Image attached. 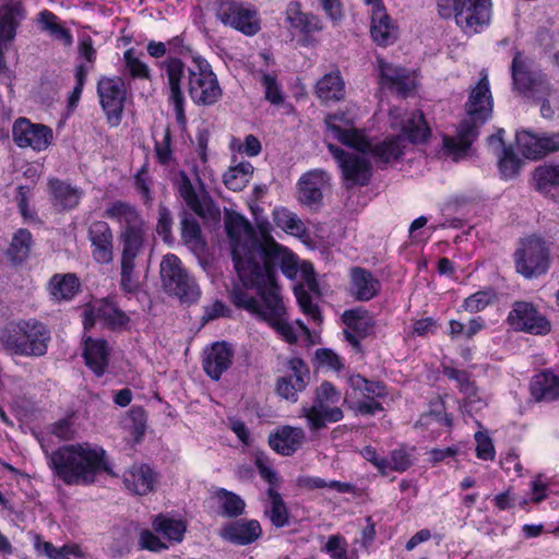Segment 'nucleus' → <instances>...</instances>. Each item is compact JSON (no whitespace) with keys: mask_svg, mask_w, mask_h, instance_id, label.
Instances as JSON below:
<instances>
[{"mask_svg":"<svg viewBox=\"0 0 559 559\" xmlns=\"http://www.w3.org/2000/svg\"><path fill=\"white\" fill-rule=\"evenodd\" d=\"M225 229L230 242L235 269L246 287H254L262 302L242 290L233 292L236 306L257 314L286 342L295 343L298 331L308 334V328L297 320L295 325L286 318V309L276 284V269L298 284L294 293L302 312L316 322L321 321V312L313 302V297L320 296L314 271L310 263L299 262L297 255L288 248L278 243L271 235L267 221H259L257 230L240 214L226 212Z\"/></svg>","mask_w":559,"mask_h":559,"instance_id":"f257e3e1","label":"nucleus"},{"mask_svg":"<svg viewBox=\"0 0 559 559\" xmlns=\"http://www.w3.org/2000/svg\"><path fill=\"white\" fill-rule=\"evenodd\" d=\"M359 118L358 108L350 105L344 111L330 114L324 119L326 138L359 152L349 153L334 144H328V150L336 159L348 188L369 182L372 167L368 154L381 163L396 162L405 154L409 143L423 142L429 134L420 111H413L406 117L403 108L394 106L389 111V123L392 131L400 133L373 144L365 130L357 128Z\"/></svg>","mask_w":559,"mask_h":559,"instance_id":"f03ea898","label":"nucleus"},{"mask_svg":"<svg viewBox=\"0 0 559 559\" xmlns=\"http://www.w3.org/2000/svg\"><path fill=\"white\" fill-rule=\"evenodd\" d=\"M48 465L67 485H91L100 473L111 474L106 451L90 442L60 447L48 456Z\"/></svg>","mask_w":559,"mask_h":559,"instance_id":"7ed1b4c3","label":"nucleus"},{"mask_svg":"<svg viewBox=\"0 0 559 559\" xmlns=\"http://www.w3.org/2000/svg\"><path fill=\"white\" fill-rule=\"evenodd\" d=\"M492 95L487 73H481L478 83L469 91L465 103V116L454 136H444V147L455 156L466 153L478 135V129L492 114Z\"/></svg>","mask_w":559,"mask_h":559,"instance_id":"20e7f679","label":"nucleus"},{"mask_svg":"<svg viewBox=\"0 0 559 559\" xmlns=\"http://www.w3.org/2000/svg\"><path fill=\"white\" fill-rule=\"evenodd\" d=\"M512 78L520 93L539 104L544 118L551 119L559 114V91L551 87L544 74L532 72L521 53L513 58Z\"/></svg>","mask_w":559,"mask_h":559,"instance_id":"39448f33","label":"nucleus"},{"mask_svg":"<svg viewBox=\"0 0 559 559\" xmlns=\"http://www.w3.org/2000/svg\"><path fill=\"white\" fill-rule=\"evenodd\" d=\"M438 10L442 17H453L467 35L480 33L491 20V0H438Z\"/></svg>","mask_w":559,"mask_h":559,"instance_id":"423d86ee","label":"nucleus"},{"mask_svg":"<svg viewBox=\"0 0 559 559\" xmlns=\"http://www.w3.org/2000/svg\"><path fill=\"white\" fill-rule=\"evenodd\" d=\"M105 216L119 224L122 249H142L147 224L135 206L115 201L107 206Z\"/></svg>","mask_w":559,"mask_h":559,"instance_id":"0eeeda50","label":"nucleus"},{"mask_svg":"<svg viewBox=\"0 0 559 559\" xmlns=\"http://www.w3.org/2000/svg\"><path fill=\"white\" fill-rule=\"evenodd\" d=\"M341 393L330 382H323L316 393L313 405L302 406L299 417L307 420L310 430H319L328 423H336L343 418V412L337 406Z\"/></svg>","mask_w":559,"mask_h":559,"instance_id":"6e6552de","label":"nucleus"},{"mask_svg":"<svg viewBox=\"0 0 559 559\" xmlns=\"http://www.w3.org/2000/svg\"><path fill=\"white\" fill-rule=\"evenodd\" d=\"M160 277L164 289L177 296L182 302H194L201 290L194 278L181 265L175 254H166L160 262Z\"/></svg>","mask_w":559,"mask_h":559,"instance_id":"1a4fd4ad","label":"nucleus"},{"mask_svg":"<svg viewBox=\"0 0 559 559\" xmlns=\"http://www.w3.org/2000/svg\"><path fill=\"white\" fill-rule=\"evenodd\" d=\"M160 277L164 289L177 296L182 302H194L201 290L194 278L181 265L175 254H166L160 262Z\"/></svg>","mask_w":559,"mask_h":559,"instance_id":"9d476101","label":"nucleus"},{"mask_svg":"<svg viewBox=\"0 0 559 559\" xmlns=\"http://www.w3.org/2000/svg\"><path fill=\"white\" fill-rule=\"evenodd\" d=\"M344 403L350 409L361 415H373L382 409L377 401L385 394L384 386L380 382L369 381L360 374H352L347 380Z\"/></svg>","mask_w":559,"mask_h":559,"instance_id":"9b49d317","label":"nucleus"},{"mask_svg":"<svg viewBox=\"0 0 559 559\" xmlns=\"http://www.w3.org/2000/svg\"><path fill=\"white\" fill-rule=\"evenodd\" d=\"M188 91L197 105H213L222 96L215 73L210 63L200 57L193 58V66L189 69Z\"/></svg>","mask_w":559,"mask_h":559,"instance_id":"f8f14e48","label":"nucleus"},{"mask_svg":"<svg viewBox=\"0 0 559 559\" xmlns=\"http://www.w3.org/2000/svg\"><path fill=\"white\" fill-rule=\"evenodd\" d=\"M516 271L526 278L544 274L549 267V250L544 240L528 237L514 253Z\"/></svg>","mask_w":559,"mask_h":559,"instance_id":"ddd939ff","label":"nucleus"},{"mask_svg":"<svg viewBox=\"0 0 559 559\" xmlns=\"http://www.w3.org/2000/svg\"><path fill=\"white\" fill-rule=\"evenodd\" d=\"M49 334L46 328L36 321L17 326L7 340L8 348L16 355L41 356L47 352Z\"/></svg>","mask_w":559,"mask_h":559,"instance_id":"4468645a","label":"nucleus"},{"mask_svg":"<svg viewBox=\"0 0 559 559\" xmlns=\"http://www.w3.org/2000/svg\"><path fill=\"white\" fill-rule=\"evenodd\" d=\"M216 16L224 25L230 26L246 36H253L261 29L258 11L233 0H221Z\"/></svg>","mask_w":559,"mask_h":559,"instance_id":"2eb2a0df","label":"nucleus"},{"mask_svg":"<svg viewBox=\"0 0 559 559\" xmlns=\"http://www.w3.org/2000/svg\"><path fill=\"white\" fill-rule=\"evenodd\" d=\"M97 93L108 123L119 126L127 98L124 81L119 76H104L98 81Z\"/></svg>","mask_w":559,"mask_h":559,"instance_id":"dca6fc26","label":"nucleus"},{"mask_svg":"<svg viewBox=\"0 0 559 559\" xmlns=\"http://www.w3.org/2000/svg\"><path fill=\"white\" fill-rule=\"evenodd\" d=\"M176 187L180 197L185 200L187 206L197 215L206 222L218 224L221 221V211L213 203L203 189L197 190L188 175L180 171L176 177Z\"/></svg>","mask_w":559,"mask_h":559,"instance_id":"f3484780","label":"nucleus"},{"mask_svg":"<svg viewBox=\"0 0 559 559\" xmlns=\"http://www.w3.org/2000/svg\"><path fill=\"white\" fill-rule=\"evenodd\" d=\"M507 321L515 331L532 335H547L551 331V323L547 317L526 301L514 302Z\"/></svg>","mask_w":559,"mask_h":559,"instance_id":"a211bd4d","label":"nucleus"},{"mask_svg":"<svg viewBox=\"0 0 559 559\" xmlns=\"http://www.w3.org/2000/svg\"><path fill=\"white\" fill-rule=\"evenodd\" d=\"M13 140L20 147H29L36 152L47 150L53 141L51 128L19 118L12 129Z\"/></svg>","mask_w":559,"mask_h":559,"instance_id":"6ab92c4d","label":"nucleus"},{"mask_svg":"<svg viewBox=\"0 0 559 559\" xmlns=\"http://www.w3.org/2000/svg\"><path fill=\"white\" fill-rule=\"evenodd\" d=\"M310 380L308 366L300 358H292L287 362V373L276 381V393L288 401L296 402Z\"/></svg>","mask_w":559,"mask_h":559,"instance_id":"aec40b11","label":"nucleus"},{"mask_svg":"<svg viewBox=\"0 0 559 559\" xmlns=\"http://www.w3.org/2000/svg\"><path fill=\"white\" fill-rule=\"evenodd\" d=\"M516 145L525 158L539 159L559 151V132L533 133L523 130L516 133Z\"/></svg>","mask_w":559,"mask_h":559,"instance_id":"412c9836","label":"nucleus"},{"mask_svg":"<svg viewBox=\"0 0 559 559\" xmlns=\"http://www.w3.org/2000/svg\"><path fill=\"white\" fill-rule=\"evenodd\" d=\"M377 69L380 76V84L399 94H406L416 86V72L406 70L394 63L377 58Z\"/></svg>","mask_w":559,"mask_h":559,"instance_id":"4be33fe9","label":"nucleus"},{"mask_svg":"<svg viewBox=\"0 0 559 559\" xmlns=\"http://www.w3.org/2000/svg\"><path fill=\"white\" fill-rule=\"evenodd\" d=\"M24 17L25 12L20 3L7 4L0 9V74L8 70L4 52L14 39L16 28Z\"/></svg>","mask_w":559,"mask_h":559,"instance_id":"5701e85b","label":"nucleus"},{"mask_svg":"<svg viewBox=\"0 0 559 559\" xmlns=\"http://www.w3.org/2000/svg\"><path fill=\"white\" fill-rule=\"evenodd\" d=\"M129 318L108 300H97L90 305L83 313V325L87 330L96 322H100L110 329L124 326Z\"/></svg>","mask_w":559,"mask_h":559,"instance_id":"b1692460","label":"nucleus"},{"mask_svg":"<svg viewBox=\"0 0 559 559\" xmlns=\"http://www.w3.org/2000/svg\"><path fill=\"white\" fill-rule=\"evenodd\" d=\"M163 67L168 79L169 103L174 107L177 121L185 123V96L181 91L183 63L179 59L170 58L163 63Z\"/></svg>","mask_w":559,"mask_h":559,"instance_id":"393cba45","label":"nucleus"},{"mask_svg":"<svg viewBox=\"0 0 559 559\" xmlns=\"http://www.w3.org/2000/svg\"><path fill=\"white\" fill-rule=\"evenodd\" d=\"M330 185V176L321 169H313L298 180V199L302 204L313 205L321 202L323 190Z\"/></svg>","mask_w":559,"mask_h":559,"instance_id":"a878e982","label":"nucleus"},{"mask_svg":"<svg viewBox=\"0 0 559 559\" xmlns=\"http://www.w3.org/2000/svg\"><path fill=\"white\" fill-rule=\"evenodd\" d=\"M285 22L293 33L308 36L323 29L322 20L312 12L302 11L301 3L290 1L285 10Z\"/></svg>","mask_w":559,"mask_h":559,"instance_id":"bb28decb","label":"nucleus"},{"mask_svg":"<svg viewBox=\"0 0 559 559\" xmlns=\"http://www.w3.org/2000/svg\"><path fill=\"white\" fill-rule=\"evenodd\" d=\"M88 238L94 260L102 264L110 263L114 258V246L109 225L102 221L92 223L88 229Z\"/></svg>","mask_w":559,"mask_h":559,"instance_id":"cd10ccee","label":"nucleus"},{"mask_svg":"<svg viewBox=\"0 0 559 559\" xmlns=\"http://www.w3.org/2000/svg\"><path fill=\"white\" fill-rule=\"evenodd\" d=\"M343 322L346 325L344 335L346 340L354 346L358 347L360 338L367 336L373 326V320L367 310L356 308L347 310L342 316Z\"/></svg>","mask_w":559,"mask_h":559,"instance_id":"c85d7f7f","label":"nucleus"},{"mask_svg":"<svg viewBox=\"0 0 559 559\" xmlns=\"http://www.w3.org/2000/svg\"><path fill=\"white\" fill-rule=\"evenodd\" d=\"M306 433L300 427L282 426L269 436L270 447L281 455H292L301 448Z\"/></svg>","mask_w":559,"mask_h":559,"instance_id":"c756f323","label":"nucleus"},{"mask_svg":"<svg viewBox=\"0 0 559 559\" xmlns=\"http://www.w3.org/2000/svg\"><path fill=\"white\" fill-rule=\"evenodd\" d=\"M233 361V348L225 342L214 343L204 350V371L214 380H218Z\"/></svg>","mask_w":559,"mask_h":559,"instance_id":"7c9ffc66","label":"nucleus"},{"mask_svg":"<svg viewBox=\"0 0 559 559\" xmlns=\"http://www.w3.org/2000/svg\"><path fill=\"white\" fill-rule=\"evenodd\" d=\"M370 36L382 47L394 44L399 38V27L389 15L386 9L370 13Z\"/></svg>","mask_w":559,"mask_h":559,"instance_id":"2f4dec72","label":"nucleus"},{"mask_svg":"<svg viewBox=\"0 0 559 559\" xmlns=\"http://www.w3.org/2000/svg\"><path fill=\"white\" fill-rule=\"evenodd\" d=\"M156 474L146 464H134L123 473V484L133 495L144 496L150 493L155 486Z\"/></svg>","mask_w":559,"mask_h":559,"instance_id":"473e14b6","label":"nucleus"},{"mask_svg":"<svg viewBox=\"0 0 559 559\" xmlns=\"http://www.w3.org/2000/svg\"><path fill=\"white\" fill-rule=\"evenodd\" d=\"M110 347L102 338L86 337L83 345L85 365L97 377L106 372L109 362Z\"/></svg>","mask_w":559,"mask_h":559,"instance_id":"72a5a7b5","label":"nucleus"},{"mask_svg":"<svg viewBox=\"0 0 559 559\" xmlns=\"http://www.w3.org/2000/svg\"><path fill=\"white\" fill-rule=\"evenodd\" d=\"M261 533L262 530L257 520H247L225 525L221 531V536L237 545H248L257 540Z\"/></svg>","mask_w":559,"mask_h":559,"instance_id":"f704fd0d","label":"nucleus"},{"mask_svg":"<svg viewBox=\"0 0 559 559\" xmlns=\"http://www.w3.org/2000/svg\"><path fill=\"white\" fill-rule=\"evenodd\" d=\"M316 96L323 104L341 102L345 98V82L338 71L324 74L314 86Z\"/></svg>","mask_w":559,"mask_h":559,"instance_id":"c9c22d12","label":"nucleus"},{"mask_svg":"<svg viewBox=\"0 0 559 559\" xmlns=\"http://www.w3.org/2000/svg\"><path fill=\"white\" fill-rule=\"evenodd\" d=\"M532 185L539 193L555 198L559 191V164H543L532 173Z\"/></svg>","mask_w":559,"mask_h":559,"instance_id":"e433bc0d","label":"nucleus"},{"mask_svg":"<svg viewBox=\"0 0 559 559\" xmlns=\"http://www.w3.org/2000/svg\"><path fill=\"white\" fill-rule=\"evenodd\" d=\"M350 280V293L358 300H370L379 293V281L364 269H353Z\"/></svg>","mask_w":559,"mask_h":559,"instance_id":"4c0bfd02","label":"nucleus"},{"mask_svg":"<svg viewBox=\"0 0 559 559\" xmlns=\"http://www.w3.org/2000/svg\"><path fill=\"white\" fill-rule=\"evenodd\" d=\"M488 141L489 145L495 150V153L499 155V169L501 176L506 179H511L518 176L523 163L511 150L503 146L501 132L496 135H491Z\"/></svg>","mask_w":559,"mask_h":559,"instance_id":"58836bf2","label":"nucleus"},{"mask_svg":"<svg viewBox=\"0 0 559 559\" xmlns=\"http://www.w3.org/2000/svg\"><path fill=\"white\" fill-rule=\"evenodd\" d=\"M152 527L167 544L182 542L187 531L185 521L171 518L168 514L156 515L152 521Z\"/></svg>","mask_w":559,"mask_h":559,"instance_id":"ea45409f","label":"nucleus"},{"mask_svg":"<svg viewBox=\"0 0 559 559\" xmlns=\"http://www.w3.org/2000/svg\"><path fill=\"white\" fill-rule=\"evenodd\" d=\"M49 192L53 204L62 210L76 207L83 197V190L58 179L49 180Z\"/></svg>","mask_w":559,"mask_h":559,"instance_id":"a19ab883","label":"nucleus"},{"mask_svg":"<svg viewBox=\"0 0 559 559\" xmlns=\"http://www.w3.org/2000/svg\"><path fill=\"white\" fill-rule=\"evenodd\" d=\"M531 392L536 401H554L559 397V377L550 371L536 374L531 382Z\"/></svg>","mask_w":559,"mask_h":559,"instance_id":"79ce46f5","label":"nucleus"},{"mask_svg":"<svg viewBox=\"0 0 559 559\" xmlns=\"http://www.w3.org/2000/svg\"><path fill=\"white\" fill-rule=\"evenodd\" d=\"M272 219L274 224L288 235L305 238L307 229L302 221L286 207H275L272 211Z\"/></svg>","mask_w":559,"mask_h":559,"instance_id":"37998d69","label":"nucleus"},{"mask_svg":"<svg viewBox=\"0 0 559 559\" xmlns=\"http://www.w3.org/2000/svg\"><path fill=\"white\" fill-rule=\"evenodd\" d=\"M79 280L73 274L53 275L49 282V292L57 301L70 300L78 293Z\"/></svg>","mask_w":559,"mask_h":559,"instance_id":"c03bdc74","label":"nucleus"},{"mask_svg":"<svg viewBox=\"0 0 559 559\" xmlns=\"http://www.w3.org/2000/svg\"><path fill=\"white\" fill-rule=\"evenodd\" d=\"M142 249H122L121 254V288L127 293L135 292L139 287L138 277L134 274L135 259Z\"/></svg>","mask_w":559,"mask_h":559,"instance_id":"a18cd8bd","label":"nucleus"},{"mask_svg":"<svg viewBox=\"0 0 559 559\" xmlns=\"http://www.w3.org/2000/svg\"><path fill=\"white\" fill-rule=\"evenodd\" d=\"M253 166L249 162H241L231 166L224 174L225 186L233 191H241L249 183L253 175Z\"/></svg>","mask_w":559,"mask_h":559,"instance_id":"49530a36","label":"nucleus"},{"mask_svg":"<svg viewBox=\"0 0 559 559\" xmlns=\"http://www.w3.org/2000/svg\"><path fill=\"white\" fill-rule=\"evenodd\" d=\"M34 546L39 555H44L49 559H79L83 556L78 545H64L60 548L55 547L51 543L35 538Z\"/></svg>","mask_w":559,"mask_h":559,"instance_id":"de8ad7c7","label":"nucleus"},{"mask_svg":"<svg viewBox=\"0 0 559 559\" xmlns=\"http://www.w3.org/2000/svg\"><path fill=\"white\" fill-rule=\"evenodd\" d=\"M267 506L265 514L273 525L283 527L288 523V510L283 501L282 496L274 489H267Z\"/></svg>","mask_w":559,"mask_h":559,"instance_id":"09e8293b","label":"nucleus"},{"mask_svg":"<svg viewBox=\"0 0 559 559\" xmlns=\"http://www.w3.org/2000/svg\"><path fill=\"white\" fill-rule=\"evenodd\" d=\"M32 246V235L26 229H19L8 249V257L14 263H21L26 260Z\"/></svg>","mask_w":559,"mask_h":559,"instance_id":"8fccbe9b","label":"nucleus"},{"mask_svg":"<svg viewBox=\"0 0 559 559\" xmlns=\"http://www.w3.org/2000/svg\"><path fill=\"white\" fill-rule=\"evenodd\" d=\"M38 23L43 31L48 32L50 36L62 41L64 45L72 44V35L68 29L60 25L58 17L45 10L38 15Z\"/></svg>","mask_w":559,"mask_h":559,"instance_id":"3c124183","label":"nucleus"},{"mask_svg":"<svg viewBox=\"0 0 559 559\" xmlns=\"http://www.w3.org/2000/svg\"><path fill=\"white\" fill-rule=\"evenodd\" d=\"M297 484L301 488L306 489H322L328 488L337 492H352L354 490L353 485L348 483H341L337 480L326 481L325 479L317 476L304 475L299 476Z\"/></svg>","mask_w":559,"mask_h":559,"instance_id":"603ef678","label":"nucleus"},{"mask_svg":"<svg viewBox=\"0 0 559 559\" xmlns=\"http://www.w3.org/2000/svg\"><path fill=\"white\" fill-rule=\"evenodd\" d=\"M323 551H325L331 559H358L356 550H348V544L341 535L329 536Z\"/></svg>","mask_w":559,"mask_h":559,"instance_id":"864d4df0","label":"nucleus"},{"mask_svg":"<svg viewBox=\"0 0 559 559\" xmlns=\"http://www.w3.org/2000/svg\"><path fill=\"white\" fill-rule=\"evenodd\" d=\"M218 504L223 510V514L229 518L240 515L245 510V501L236 493L219 489L216 491Z\"/></svg>","mask_w":559,"mask_h":559,"instance_id":"5fc2aeb1","label":"nucleus"},{"mask_svg":"<svg viewBox=\"0 0 559 559\" xmlns=\"http://www.w3.org/2000/svg\"><path fill=\"white\" fill-rule=\"evenodd\" d=\"M123 61L129 75L133 79H151V70L148 66L136 57L133 49H128L124 51Z\"/></svg>","mask_w":559,"mask_h":559,"instance_id":"6e6d98bb","label":"nucleus"},{"mask_svg":"<svg viewBox=\"0 0 559 559\" xmlns=\"http://www.w3.org/2000/svg\"><path fill=\"white\" fill-rule=\"evenodd\" d=\"M182 239L186 245H188L192 250H202L204 248V242L201 237V228L199 224L192 218H183L182 219Z\"/></svg>","mask_w":559,"mask_h":559,"instance_id":"4d7b16f0","label":"nucleus"},{"mask_svg":"<svg viewBox=\"0 0 559 559\" xmlns=\"http://www.w3.org/2000/svg\"><path fill=\"white\" fill-rule=\"evenodd\" d=\"M324 16L332 25H340L345 16L344 4L342 0H316Z\"/></svg>","mask_w":559,"mask_h":559,"instance_id":"13d9d810","label":"nucleus"},{"mask_svg":"<svg viewBox=\"0 0 559 559\" xmlns=\"http://www.w3.org/2000/svg\"><path fill=\"white\" fill-rule=\"evenodd\" d=\"M495 300V293L490 289L477 292L464 300L463 308L468 312L484 310Z\"/></svg>","mask_w":559,"mask_h":559,"instance_id":"bf43d9fd","label":"nucleus"},{"mask_svg":"<svg viewBox=\"0 0 559 559\" xmlns=\"http://www.w3.org/2000/svg\"><path fill=\"white\" fill-rule=\"evenodd\" d=\"M261 83L265 91L266 100L273 105H280L284 102V95L275 74L262 73Z\"/></svg>","mask_w":559,"mask_h":559,"instance_id":"052dcab7","label":"nucleus"},{"mask_svg":"<svg viewBox=\"0 0 559 559\" xmlns=\"http://www.w3.org/2000/svg\"><path fill=\"white\" fill-rule=\"evenodd\" d=\"M474 438L476 441V456L479 460L492 461L496 456V450L491 438L484 431H477Z\"/></svg>","mask_w":559,"mask_h":559,"instance_id":"680f3d73","label":"nucleus"},{"mask_svg":"<svg viewBox=\"0 0 559 559\" xmlns=\"http://www.w3.org/2000/svg\"><path fill=\"white\" fill-rule=\"evenodd\" d=\"M157 533L150 530H143L140 533L139 545L142 549L150 551H162L169 548V545L160 538Z\"/></svg>","mask_w":559,"mask_h":559,"instance_id":"e2e57ef3","label":"nucleus"},{"mask_svg":"<svg viewBox=\"0 0 559 559\" xmlns=\"http://www.w3.org/2000/svg\"><path fill=\"white\" fill-rule=\"evenodd\" d=\"M462 394L464 395V407L468 413L479 412L487 406V396L481 394L476 385Z\"/></svg>","mask_w":559,"mask_h":559,"instance_id":"0e129e2a","label":"nucleus"},{"mask_svg":"<svg viewBox=\"0 0 559 559\" xmlns=\"http://www.w3.org/2000/svg\"><path fill=\"white\" fill-rule=\"evenodd\" d=\"M170 143V132L166 129L162 134V139L155 143L156 158L163 165H168L173 158Z\"/></svg>","mask_w":559,"mask_h":559,"instance_id":"69168bd1","label":"nucleus"},{"mask_svg":"<svg viewBox=\"0 0 559 559\" xmlns=\"http://www.w3.org/2000/svg\"><path fill=\"white\" fill-rule=\"evenodd\" d=\"M443 374L457 383V388L461 393L471 391V388L475 383L469 379V376L464 370H459L451 366L443 367Z\"/></svg>","mask_w":559,"mask_h":559,"instance_id":"338daca9","label":"nucleus"},{"mask_svg":"<svg viewBox=\"0 0 559 559\" xmlns=\"http://www.w3.org/2000/svg\"><path fill=\"white\" fill-rule=\"evenodd\" d=\"M360 453L362 457L366 461L370 462L381 474H388L390 465L389 460L383 456H380L373 447L367 445L362 448Z\"/></svg>","mask_w":559,"mask_h":559,"instance_id":"774afa93","label":"nucleus"}]
</instances>
